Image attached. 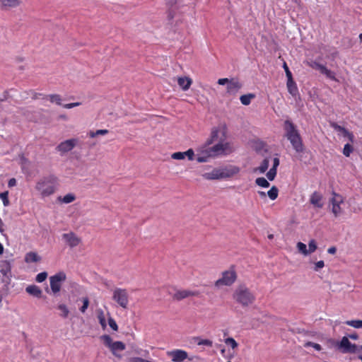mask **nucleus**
<instances>
[{
    "label": "nucleus",
    "mask_w": 362,
    "mask_h": 362,
    "mask_svg": "<svg viewBox=\"0 0 362 362\" xmlns=\"http://www.w3.org/2000/svg\"><path fill=\"white\" fill-rule=\"evenodd\" d=\"M218 129H214L210 138L202 146L197 149L196 160L198 163H205L210 158L232 152V148L228 142H224L223 139H218Z\"/></svg>",
    "instance_id": "obj_1"
},
{
    "label": "nucleus",
    "mask_w": 362,
    "mask_h": 362,
    "mask_svg": "<svg viewBox=\"0 0 362 362\" xmlns=\"http://www.w3.org/2000/svg\"><path fill=\"white\" fill-rule=\"evenodd\" d=\"M285 136L290 141L292 147L297 153L304 151V145L301 136L297 129L296 126L290 120L287 119L284 123Z\"/></svg>",
    "instance_id": "obj_2"
},
{
    "label": "nucleus",
    "mask_w": 362,
    "mask_h": 362,
    "mask_svg": "<svg viewBox=\"0 0 362 362\" xmlns=\"http://www.w3.org/2000/svg\"><path fill=\"white\" fill-rule=\"evenodd\" d=\"M58 186V177L54 175H49L42 177L36 182L35 189L42 197H47L54 194Z\"/></svg>",
    "instance_id": "obj_3"
},
{
    "label": "nucleus",
    "mask_w": 362,
    "mask_h": 362,
    "mask_svg": "<svg viewBox=\"0 0 362 362\" xmlns=\"http://www.w3.org/2000/svg\"><path fill=\"white\" fill-rule=\"evenodd\" d=\"M235 301L245 307L252 304L255 300V296L245 285H239L233 294Z\"/></svg>",
    "instance_id": "obj_4"
},
{
    "label": "nucleus",
    "mask_w": 362,
    "mask_h": 362,
    "mask_svg": "<svg viewBox=\"0 0 362 362\" xmlns=\"http://www.w3.org/2000/svg\"><path fill=\"white\" fill-rule=\"evenodd\" d=\"M240 172L238 166H230L226 168H214L211 172L205 173L202 177L206 180H219L230 177Z\"/></svg>",
    "instance_id": "obj_5"
},
{
    "label": "nucleus",
    "mask_w": 362,
    "mask_h": 362,
    "mask_svg": "<svg viewBox=\"0 0 362 362\" xmlns=\"http://www.w3.org/2000/svg\"><path fill=\"white\" fill-rule=\"evenodd\" d=\"M238 274L235 265H231L228 269L223 271L221 273V276L214 283L216 287H221L223 286H230L237 280Z\"/></svg>",
    "instance_id": "obj_6"
},
{
    "label": "nucleus",
    "mask_w": 362,
    "mask_h": 362,
    "mask_svg": "<svg viewBox=\"0 0 362 362\" xmlns=\"http://www.w3.org/2000/svg\"><path fill=\"white\" fill-rule=\"evenodd\" d=\"M332 198L329 199V207L335 218L339 216L343 213L341 205L344 203V197L334 192L332 193Z\"/></svg>",
    "instance_id": "obj_7"
},
{
    "label": "nucleus",
    "mask_w": 362,
    "mask_h": 362,
    "mask_svg": "<svg viewBox=\"0 0 362 362\" xmlns=\"http://www.w3.org/2000/svg\"><path fill=\"white\" fill-rule=\"evenodd\" d=\"M112 299L122 308L127 309L129 305V294L125 288H116L112 293Z\"/></svg>",
    "instance_id": "obj_8"
},
{
    "label": "nucleus",
    "mask_w": 362,
    "mask_h": 362,
    "mask_svg": "<svg viewBox=\"0 0 362 362\" xmlns=\"http://www.w3.org/2000/svg\"><path fill=\"white\" fill-rule=\"evenodd\" d=\"M101 339L103 341L104 344L109 347L112 351V353L117 356L116 351H124L126 348L125 344L122 341H112V338L109 335H103L101 337Z\"/></svg>",
    "instance_id": "obj_9"
},
{
    "label": "nucleus",
    "mask_w": 362,
    "mask_h": 362,
    "mask_svg": "<svg viewBox=\"0 0 362 362\" xmlns=\"http://www.w3.org/2000/svg\"><path fill=\"white\" fill-rule=\"evenodd\" d=\"M66 278V274L63 272H58L50 277V287L54 293H57L60 291L62 282L64 281Z\"/></svg>",
    "instance_id": "obj_10"
},
{
    "label": "nucleus",
    "mask_w": 362,
    "mask_h": 362,
    "mask_svg": "<svg viewBox=\"0 0 362 362\" xmlns=\"http://www.w3.org/2000/svg\"><path fill=\"white\" fill-rule=\"evenodd\" d=\"M175 292L171 294L174 300L180 301L189 297L199 296V292L188 289H174Z\"/></svg>",
    "instance_id": "obj_11"
},
{
    "label": "nucleus",
    "mask_w": 362,
    "mask_h": 362,
    "mask_svg": "<svg viewBox=\"0 0 362 362\" xmlns=\"http://www.w3.org/2000/svg\"><path fill=\"white\" fill-rule=\"evenodd\" d=\"M308 65L313 69L318 70L321 74L325 75L328 78L337 81L335 76V73L328 69L325 65L320 64L316 61H312L308 63Z\"/></svg>",
    "instance_id": "obj_12"
},
{
    "label": "nucleus",
    "mask_w": 362,
    "mask_h": 362,
    "mask_svg": "<svg viewBox=\"0 0 362 362\" xmlns=\"http://www.w3.org/2000/svg\"><path fill=\"white\" fill-rule=\"evenodd\" d=\"M62 237L63 240L70 248L76 247L81 243V238L72 231L63 233Z\"/></svg>",
    "instance_id": "obj_13"
},
{
    "label": "nucleus",
    "mask_w": 362,
    "mask_h": 362,
    "mask_svg": "<svg viewBox=\"0 0 362 362\" xmlns=\"http://www.w3.org/2000/svg\"><path fill=\"white\" fill-rule=\"evenodd\" d=\"M337 348L344 354H354L357 351V346L354 344H351L347 337H342L340 342L337 344Z\"/></svg>",
    "instance_id": "obj_14"
},
{
    "label": "nucleus",
    "mask_w": 362,
    "mask_h": 362,
    "mask_svg": "<svg viewBox=\"0 0 362 362\" xmlns=\"http://www.w3.org/2000/svg\"><path fill=\"white\" fill-rule=\"evenodd\" d=\"M0 273L3 275V281L8 284L11 277V264L8 260L0 262Z\"/></svg>",
    "instance_id": "obj_15"
},
{
    "label": "nucleus",
    "mask_w": 362,
    "mask_h": 362,
    "mask_svg": "<svg viewBox=\"0 0 362 362\" xmlns=\"http://www.w3.org/2000/svg\"><path fill=\"white\" fill-rule=\"evenodd\" d=\"M174 362H182L188 357L187 352L182 349H175L168 353Z\"/></svg>",
    "instance_id": "obj_16"
},
{
    "label": "nucleus",
    "mask_w": 362,
    "mask_h": 362,
    "mask_svg": "<svg viewBox=\"0 0 362 362\" xmlns=\"http://www.w3.org/2000/svg\"><path fill=\"white\" fill-rule=\"evenodd\" d=\"M76 144V140L74 139L66 140L60 143L57 149L62 153H66L72 150Z\"/></svg>",
    "instance_id": "obj_17"
},
{
    "label": "nucleus",
    "mask_w": 362,
    "mask_h": 362,
    "mask_svg": "<svg viewBox=\"0 0 362 362\" xmlns=\"http://www.w3.org/2000/svg\"><path fill=\"white\" fill-rule=\"evenodd\" d=\"M322 195L319 192L315 191L310 197V202L315 207L321 209L324 204L322 202Z\"/></svg>",
    "instance_id": "obj_18"
},
{
    "label": "nucleus",
    "mask_w": 362,
    "mask_h": 362,
    "mask_svg": "<svg viewBox=\"0 0 362 362\" xmlns=\"http://www.w3.org/2000/svg\"><path fill=\"white\" fill-rule=\"evenodd\" d=\"M226 88L228 93L235 94L242 88V84L238 79L231 78Z\"/></svg>",
    "instance_id": "obj_19"
},
{
    "label": "nucleus",
    "mask_w": 362,
    "mask_h": 362,
    "mask_svg": "<svg viewBox=\"0 0 362 362\" xmlns=\"http://www.w3.org/2000/svg\"><path fill=\"white\" fill-rule=\"evenodd\" d=\"M177 83L179 86L183 90H187L192 83V80L189 77L187 76H181L177 78Z\"/></svg>",
    "instance_id": "obj_20"
},
{
    "label": "nucleus",
    "mask_w": 362,
    "mask_h": 362,
    "mask_svg": "<svg viewBox=\"0 0 362 362\" xmlns=\"http://www.w3.org/2000/svg\"><path fill=\"white\" fill-rule=\"evenodd\" d=\"M286 86L288 91L289 92L290 94H291L293 96H296L298 94V87L296 86V83L293 81V78H291V79H287Z\"/></svg>",
    "instance_id": "obj_21"
},
{
    "label": "nucleus",
    "mask_w": 362,
    "mask_h": 362,
    "mask_svg": "<svg viewBox=\"0 0 362 362\" xmlns=\"http://www.w3.org/2000/svg\"><path fill=\"white\" fill-rule=\"evenodd\" d=\"M25 291L29 294L37 298H40L42 296V290L35 285L28 286Z\"/></svg>",
    "instance_id": "obj_22"
},
{
    "label": "nucleus",
    "mask_w": 362,
    "mask_h": 362,
    "mask_svg": "<svg viewBox=\"0 0 362 362\" xmlns=\"http://www.w3.org/2000/svg\"><path fill=\"white\" fill-rule=\"evenodd\" d=\"M25 262L26 263L37 262L40 260V257L35 252H29L25 256Z\"/></svg>",
    "instance_id": "obj_23"
},
{
    "label": "nucleus",
    "mask_w": 362,
    "mask_h": 362,
    "mask_svg": "<svg viewBox=\"0 0 362 362\" xmlns=\"http://www.w3.org/2000/svg\"><path fill=\"white\" fill-rule=\"evenodd\" d=\"M76 197L74 194L69 193L64 197H59L58 201L64 204H69L76 200Z\"/></svg>",
    "instance_id": "obj_24"
},
{
    "label": "nucleus",
    "mask_w": 362,
    "mask_h": 362,
    "mask_svg": "<svg viewBox=\"0 0 362 362\" xmlns=\"http://www.w3.org/2000/svg\"><path fill=\"white\" fill-rule=\"evenodd\" d=\"M269 165V158H264L261 163L260 165L254 169V172H259V173H264L268 169Z\"/></svg>",
    "instance_id": "obj_25"
},
{
    "label": "nucleus",
    "mask_w": 362,
    "mask_h": 362,
    "mask_svg": "<svg viewBox=\"0 0 362 362\" xmlns=\"http://www.w3.org/2000/svg\"><path fill=\"white\" fill-rule=\"evenodd\" d=\"M2 6L5 8H13L19 6V0H1Z\"/></svg>",
    "instance_id": "obj_26"
},
{
    "label": "nucleus",
    "mask_w": 362,
    "mask_h": 362,
    "mask_svg": "<svg viewBox=\"0 0 362 362\" xmlns=\"http://www.w3.org/2000/svg\"><path fill=\"white\" fill-rule=\"evenodd\" d=\"M255 98V95L253 93H248L240 96V100L243 105H248L251 103V100Z\"/></svg>",
    "instance_id": "obj_27"
},
{
    "label": "nucleus",
    "mask_w": 362,
    "mask_h": 362,
    "mask_svg": "<svg viewBox=\"0 0 362 362\" xmlns=\"http://www.w3.org/2000/svg\"><path fill=\"white\" fill-rule=\"evenodd\" d=\"M97 317L98 319L99 323L101 327L105 329L106 327V320L105 317L104 312L102 309H98L97 310Z\"/></svg>",
    "instance_id": "obj_28"
},
{
    "label": "nucleus",
    "mask_w": 362,
    "mask_h": 362,
    "mask_svg": "<svg viewBox=\"0 0 362 362\" xmlns=\"http://www.w3.org/2000/svg\"><path fill=\"white\" fill-rule=\"evenodd\" d=\"M279 189L276 186H272L267 192V195L272 200H275L278 197Z\"/></svg>",
    "instance_id": "obj_29"
},
{
    "label": "nucleus",
    "mask_w": 362,
    "mask_h": 362,
    "mask_svg": "<svg viewBox=\"0 0 362 362\" xmlns=\"http://www.w3.org/2000/svg\"><path fill=\"white\" fill-rule=\"evenodd\" d=\"M194 339L197 341V345L199 346L204 345L209 347H211L213 346V341L210 339H203L199 337H196Z\"/></svg>",
    "instance_id": "obj_30"
},
{
    "label": "nucleus",
    "mask_w": 362,
    "mask_h": 362,
    "mask_svg": "<svg viewBox=\"0 0 362 362\" xmlns=\"http://www.w3.org/2000/svg\"><path fill=\"white\" fill-rule=\"evenodd\" d=\"M345 324L353 327L354 328H362V320H347L345 322Z\"/></svg>",
    "instance_id": "obj_31"
},
{
    "label": "nucleus",
    "mask_w": 362,
    "mask_h": 362,
    "mask_svg": "<svg viewBox=\"0 0 362 362\" xmlns=\"http://www.w3.org/2000/svg\"><path fill=\"white\" fill-rule=\"evenodd\" d=\"M57 308L62 312L60 316L63 318H66L69 314V310L65 304H59Z\"/></svg>",
    "instance_id": "obj_32"
},
{
    "label": "nucleus",
    "mask_w": 362,
    "mask_h": 362,
    "mask_svg": "<svg viewBox=\"0 0 362 362\" xmlns=\"http://www.w3.org/2000/svg\"><path fill=\"white\" fill-rule=\"evenodd\" d=\"M255 183L258 186L262 187H264V188L269 187V185H270L269 182L263 177H257L255 180Z\"/></svg>",
    "instance_id": "obj_33"
},
{
    "label": "nucleus",
    "mask_w": 362,
    "mask_h": 362,
    "mask_svg": "<svg viewBox=\"0 0 362 362\" xmlns=\"http://www.w3.org/2000/svg\"><path fill=\"white\" fill-rule=\"evenodd\" d=\"M49 98V101L52 103H55L56 104L61 105H62V98L59 94H52L48 95Z\"/></svg>",
    "instance_id": "obj_34"
},
{
    "label": "nucleus",
    "mask_w": 362,
    "mask_h": 362,
    "mask_svg": "<svg viewBox=\"0 0 362 362\" xmlns=\"http://www.w3.org/2000/svg\"><path fill=\"white\" fill-rule=\"evenodd\" d=\"M109 132L107 129H98L95 132L90 131L89 132V136L91 138H94L98 135H105Z\"/></svg>",
    "instance_id": "obj_35"
},
{
    "label": "nucleus",
    "mask_w": 362,
    "mask_h": 362,
    "mask_svg": "<svg viewBox=\"0 0 362 362\" xmlns=\"http://www.w3.org/2000/svg\"><path fill=\"white\" fill-rule=\"evenodd\" d=\"M224 342L226 344L230 346L233 349H236L238 346L236 341L232 337H228L225 339Z\"/></svg>",
    "instance_id": "obj_36"
},
{
    "label": "nucleus",
    "mask_w": 362,
    "mask_h": 362,
    "mask_svg": "<svg viewBox=\"0 0 362 362\" xmlns=\"http://www.w3.org/2000/svg\"><path fill=\"white\" fill-rule=\"evenodd\" d=\"M353 151H354V147L352 146V145H351L350 144H346L344 146L343 154L345 156L349 157L350 156V154L353 152Z\"/></svg>",
    "instance_id": "obj_37"
},
{
    "label": "nucleus",
    "mask_w": 362,
    "mask_h": 362,
    "mask_svg": "<svg viewBox=\"0 0 362 362\" xmlns=\"http://www.w3.org/2000/svg\"><path fill=\"white\" fill-rule=\"evenodd\" d=\"M0 198L1 199L4 206H7L9 205L10 202L8 200V192L6 191L0 193Z\"/></svg>",
    "instance_id": "obj_38"
},
{
    "label": "nucleus",
    "mask_w": 362,
    "mask_h": 362,
    "mask_svg": "<svg viewBox=\"0 0 362 362\" xmlns=\"http://www.w3.org/2000/svg\"><path fill=\"white\" fill-rule=\"evenodd\" d=\"M297 248L299 250V252L303 254L304 255H308L309 254V252L307 250L306 245L301 242L297 243Z\"/></svg>",
    "instance_id": "obj_39"
},
{
    "label": "nucleus",
    "mask_w": 362,
    "mask_h": 362,
    "mask_svg": "<svg viewBox=\"0 0 362 362\" xmlns=\"http://www.w3.org/2000/svg\"><path fill=\"white\" fill-rule=\"evenodd\" d=\"M277 173V170L274 169V168H272L267 173V177L269 180L272 181L274 180Z\"/></svg>",
    "instance_id": "obj_40"
},
{
    "label": "nucleus",
    "mask_w": 362,
    "mask_h": 362,
    "mask_svg": "<svg viewBox=\"0 0 362 362\" xmlns=\"http://www.w3.org/2000/svg\"><path fill=\"white\" fill-rule=\"evenodd\" d=\"M341 134L344 137H346L350 142L354 143V135L353 134L352 132H351L349 130H347L346 129H345V130Z\"/></svg>",
    "instance_id": "obj_41"
},
{
    "label": "nucleus",
    "mask_w": 362,
    "mask_h": 362,
    "mask_svg": "<svg viewBox=\"0 0 362 362\" xmlns=\"http://www.w3.org/2000/svg\"><path fill=\"white\" fill-rule=\"evenodd\" d=\"M308 247L309 249L308 251L309 252V254L314 252L317 250V247L315 240L313 239L309 241Z\"/></svg>",
    "instance_id": "obj_42"
},
{
    "label": "nucleus",
    "mask_w": 362,
    "mask_h": 362,
    "mask_svg": "<svg viewBox=\"0 0 362 362\" xmlns=\"http://www.w3.org/2000/svg\"><path fill=\"white\" fill-rule=\"evenodd\" d=\"M83 305L80 308V311L83 313L86 312L89 305V299L88 297L83 298Z\"/></svg>",
    "instance_id": "obj_43"
},
{
    "label": "nucleus",
    "mask_w": 362,
    "mask_h": 362,
    "mask_svg": "<svg viewBox=\"0 0 362 362\" xmlns=\"http://www.w3.org/2000/svg\"><path fill=\"white\" fill-rule=\"evenodd\" d=\"M185 157H187L189 160H193L194 158V151L192 148H189L184 152Z\"/></svg>",
    "instance_id": "obj_44"
},
{
    "label": "nucleus",
    "mask_w": 362,
    "mask_h": 362,
    "mask_svg": "<svg viewBox=\"0 0 362 362\" xmlns=\"http://www.w3.org/2000/svg\"><path fill=\"white\" fill-rule=\"evenodd\" d=\"M171 158L175 160H183L185 158L184 152H175L171 155Z\"/></svg>",
    "instance_id": "obj_45"
},
{
    "label": "nucleus",
    "mask_w": 362,
    "mask_h": 362,
    "mask_svg": "<svg viewBox=\"0 0 362 362\" xmlns=\"http://www.w3.org/2000/svg\"><path fill=\"white\" fill-rule=\"evenodd\" d=\"M47 277V273L45 272H41V273H39L37 276H36V281L39 283H41L42 281H44Z\"/></svg>",
    "instance_id": "obj_46"
},
{
    "label": "nucleus",
    "mask_w": 362,
    "mask_h": 362,
    "mask_svg": "<svg viewBox=\"0 0 362 362\" xmlns=\"http://www.w3.org/2000/svg\"><path fill=\"white\" fill-rule=\"evenodd\" d=\"M283 68L285 71L287 79H291V78H293V76L286 62H284Z\"/></svg>",
    "instance_id": "obj_47"
},
{
    "label": "nucleus",
    "mask_w": 362,
    "mask_h": 362,
    "mask_svg": "<svg viewBox=\"0 0 362 362\" xmlns=\"http://www.w3.org/2000/svg\"><path fill=\"white\" fill-rule=\"evenodd\" d=\"M108 324L110 325V327L114 330V331H117L118 330V326L115 322V320L112 318V317H110L108 319Z\"/></svg>",
    "instance_id": "obj_48"
},
{
    "label": "nucleus",
    "mask_w": 362,
    "mask_h": 362,
    "mask_svg": "<svg viewBox=\"0 0 362 362\" xmlns=\"http://www.w3.org/2000/svg\"><path fill=\"white\" fill-rule=\"evenodd\" d=\"M331 127L332 128H334V130H336L337 132H341V133H343V132L345 130L346 128L337 124V123L335 122H332L331 124Z\"/></svg>",
    "instance_id": "obj_49"
},
{
    "label": "nucleus",
    "mask_w": 362,
    "mask_h": 362,
    "mask_svg": "<svg viewBox=\"0 0 362 362\" xmlns=\"http://www.w3.org/2000/svg\"><path fill=\"white\" fill-rule=\"evenodd\" d=\"M331 127L332 128H334V130H336L337 132H341V133H343V132L345 130L346 128L337 124V123L335 122H332L331 124Z\"/></svg>",
    "instance_id": "obj_50"
},
{
    "label": "nucleus",
    "mask_w": 362,
    "mask_h": 362,
    "mask_svg": "<svg viewBox=\"0 0 362 362\" xmlns=\"http://www.w3.org/2000/svg\"><path fill=\"white\" fill-rule=\"evenodd\" d=\"M325 266V263H324V261L322 260H320L318 262H317L315 264V267H314V270L315 271H318L319 269L323 268Z\"/></svg>",
    "instance_id": "obj_51"
},
{
    "label": "nucleus",
    "mask_w": 362,
    "mask_h": 362,
    "mask_svg": "<svg viewBox=\"0 0 362 362\" xmlns=\"http://www.w3.org/2000/svg\"><path fill=\"white\" fill-rule=\"evenodd\" d=\"M81 105L80 103H68L63 105V107L66 109H71L77 106H79Z\"/></svg>",
    "instance_id": "obj_52"
},
{
    "label": "nucleus",
    "mask_w": 362,
    "mask_h": 362,
    "mask_svg": "<svg viewBox=\"0 0 362 362\" xmlns=\"http://www.w3.org/2000/svg\"><path fill=\"white\" fill-rule=\"evenodd\" d=\"M230 79L227 78H219L218 80V83L219 85H225V84H227L228 83Z\"/></svg>",
    "instance_id": "obj_53"
},
{
    "label": "nucleus",
    "mask_w": 362,
    "mask_h": 362,
    "mask_svg": "<svg viewBox=\"0 0 362 362\" xmlns=\"http://www.w3.org/2000/svg\"><path fill=\"white\" fill-rule=\"evenodd\" d=\"M16 180L15 178H11L8 182V187H13L16 185Z\"/></svg>",
    "instance_id": "obj_54"
},
{
    "label": "nucleus",
    "mask_w": 362,
    "mask_h": 362,
    "mask_svg": "<svg viewBox=\"0 0 362 362\" xmlns=\"http://www.w3.org/2000/svg\"><path fill=\"white\" fill-rule=\"evenodd\" d=\"M279 165V158L276 157L273 160V166L272 168H274V169L277 170V167Z\"/></svg>",
    "instance_id": "obj_55"
},
{
    "label": "nucleus",
    "mask_w": 362,
    "mask_h": 362,
    "mask_svg": "<svg viewBox=\"0 0 362 362\" xmlns=\"http://www.w3.org/2000/svg\"><path fill=\"white\" fill-rule=\"evenodd\" d=\"M4 224L2 221V219L0 218V233L2 235L6 236V234L4 233Z\"/></svg>",
    "instance_id": "obj_56"
},
{
    "label": "nucleus",
    "mask_w": 362,
    "mask_h": 362,
    "mask_svg": "<svg viewBox=\"0 0 362 362\" xmlns=\"http://www.w3.org/2000/svg\"><path fill=\"white\" fill-rule=\"evenodd\" d=\"M327 252L329 254H332V255H334L337 252V248L335 247H330L328 250H327Z\"/></svg>",
    "instance_id": "obj_57"
},
{
    "label": "nucleus",
    "mask_w": 362,
    "mask_h": 362,
    "mask_svg": "<svg viewBox=\"0 0 362 362\" xmlns=\"http://www.w3.org/2000/svg\"><path fill=\"white\" fill-rule=\"evenodd\" d=\"M347 337H349L351 339H354V340H356V339H358V336L356 333H353V334H349Z\"/></svg>",
    "instance_id": "obj_58"
},
{
    "label": "nucleus",
    "mask_w": 362,
    "mask_h": 362,
    "mask_svg": "<svg viewBox=\"0 0 362 362\" xmlns=\"http://www.w3.org/2000/svg\"><path fill=\"white\" fill-rule=\"evenodd\" d=\"M166 1H167V4L170 6L175 5L177 1V0H166Z\"/></svg>",
    "instance_id": "obj_59"
},
{
    "label": "nucleus",
    "mask_w": 362,
    "mask_h": 362,
    "mask_svg": "<svg viewBox=\"0 0 362 362\" xmlns=\"http://www.w3.org/2000/svg\"><path fill=\"white\" fill-rule=\"evenodd\" d=\"M313 346L317 351H320L322 349L319 344H313Z\"/></svg>",
    "instance_id": "obj_60"
},
{
    "label": "nucleus",
    "mask_w": 362,
    "mask_h": 362,
    "mask_svg": "<svg viewBox=\"0 0 362 362\" xmlns=\"http://www.w3.org/2000/svg\"><path fill=\"white\" fill-rule=\"evenodd\" d=\"M258 193H259V196L261 197H266V193L264 192L259 191V192H258Z\"/></svg>",
    "instance_id": "obj_61"
},
{
    "label": "nucleus",
    "mask_w": 362,
    "mask_h": 362,
    "mask_svg": "<svg viewBox=\"0 0 362 362\" xmlns=\"http://www.w3.org/2000/svg\"><path fill=\"white\" fill-rule=\"evenodd\" d=\"M4 253V246L3 245L0 243V255H2Z\"/></svg>",
    "instance_id": "obj_62"
},
{
    "label": "nucleus",
    "mask_w": 362,
    "mask_h": 362,
    "mask_svg": "<svg viewBox=\"0 0 362 362\" xmlns=\"http://www.w3.org/2000/svg\"><path fill=\"white\" fill-rule=\"evenodd\" d=\"M268 238L270 239V240L273 239L274 238V235L273 234H269L268 235Z\"/></svg>",
    "instance_id": "obj_63"
},
{
    "label": "nucleus",
    "mask_w": 362,
    "mask_h": 362,
    "mask_svg": "<svg viewBox=\"0 0 362 362\" xmlns=\"http://www.w3.org/2000/svg\"><path fill=\"white\" fill-rule=\"evenodd\" d=\"M359 38H360V40H362V33H361V34L359 35Z\"/></svg>",
    "instance_id": "obj_64"
}]
</instances>
